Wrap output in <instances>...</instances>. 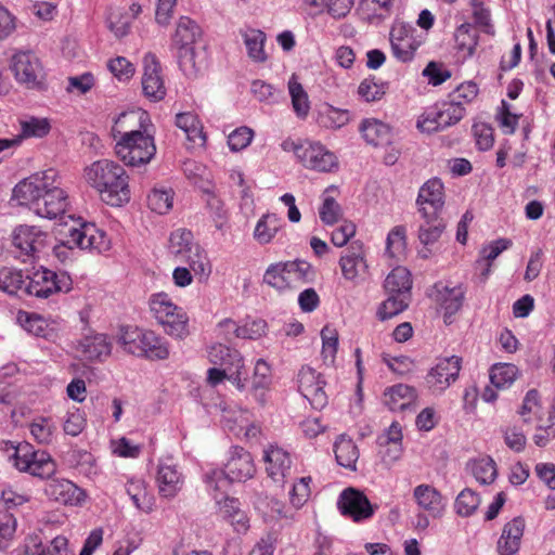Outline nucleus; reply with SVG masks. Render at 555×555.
Returning a JSON list of instances; mask_svg holds the SVG:
<instances>
[{
    "mask_svg": "<svg viewBox=\"0 0 555 555\" xmlns=\"http://www.w3.org/2000/svg\"><path fill=\"white\" fill-rule=\"evenodd\" d=\"M337 505L343 515L357 522L369 519L374 514V507L366 495L351 487L340 493Z\"/></svg>",
    "mask_w": 555,
    "mask_h": 555,
    "instance_id": "15",
    "label": "nucleus"
},
{
    "mask_svg": "<svg viewBox=\"0 0 555 555\" xmlns=\"http://www.w3.org/2000/svg\"><path fill=\"white\" fill-rule=\"evenodd\" d=\"M22 467L28 468V473L40 478H50L54 475L56 469L52 457L43 451H34L30 466L26 465Z\"/></svg>",
    "mask_w": 555,
    "mask_h": 555,
    "instance_id": "45",
    "label": "nucleus"
},
{
    "mask_svg": "<svg viewBox=\"0 0 555 555\" xmlns=\"http://www.w3.org/2000/svg\"><path fill=\"white\" fill-rule=\"evenodd\" d=\"M460 370L461 360L459 357L452 356L439 359L426 376L428 389L434 395H441L457 379Z\"/></svg>",
    "mask_w": 555,
    "mask_h": 555,
    "instance_id": "11",
    "label": "nucleus"
},
{
    "mask_svg": "<svg viewBox=\"0 0 555 555\" xmlns=\"http://www.w3.org/2000/svg\"><path fill=\"white\" fill-rule=\"evenodd\" d=\"M350 119L351 114L348 109L324 104L319 112L318 121L322 127L327 129H339L346 126Z\"/></svg>",
    "mask_w": 555,
    "mask_h": 555,
    "instance_id": "34",
    "label": "nucleus"
},
{
    "mask_svg": "<svg viewBox=\"0 0 555 555\" xmlns=\"http://www.w3.org/2000/svg\"><path fill=\"white\" fill-rule=\"evenodd\" d=\"M455 48L463 52L465 57L474 55L478 46L479 36L469 23L461 24L454 33Z\"/></svg>",
    "mask_w": 555,
    "mask_h": 555,
    "instance_id": "35",
    "label": "nucleus"
},
{
    "mask_svg": "<svg viewBox=\"0 0 555 555\" xmlns=\"http://www.w3.org/2000/svg\"><path fill=\"white\" fill-rule=\"evenodd\" d=\"M423 219L424 222L418 229V238L423 245L428 246L439 240L446 229V223L440 216H437L435 219Z\"/></svg>",
    "mask_w": 555,
    "mask_h": 555,
    "instance_id": "48",
    "label": "nucleus"
},
{
    "mask_svg": "<svg viewBox=\"0 0 555 555\" xmlns=\"http://www.w3.org/2000/svg\"><path fill=\"white\" fill-rule=\"evenodd\" d=\"M150 310L164 332L175 338L183 339L189 334V317L183 308L177 306L169 295L157 293L149 300Z\"/></svg>",
    "mask_w": 555,
    "mask_h": 555,
    "instance_id": "8",
    "label": "nucleus"
},
{
    "mask_svg": "<svg viewBox=\"0 0 555 555\" xmlns=\"http://www.w3.org/2000/svg\"><path fill=\"white\" fill-rule=\"evenodd\" d=\"M72 288V280L64 272L55 273L48 269H39L28 276L24 295H30L38 298H48L54 293L68 292Z\"/></svg>",
    "mask_w": 555,
    "mask_h": 555,
    "instance_id": "10",
    "label": "nucleus"
},
{
    "mask_svg": "<svg viewBox=\"0 0 555 555\" xmlns=\"http://www.w3.org/2000/svg\"><path fill=\"white\" fill-rule=\"evenodd\" d=\"M83 178L107 205L119 207L130 201L129 176L111 159H100L86 167Z\"/></svg>",
    "mask_w": 555,
    "mask_h": 555,
    "instance_id": "3",
    "label": "nucleus"
},
{
    "mask_svg": "<svg viewBox=\"0 0 555 555\" xmlns=\"http://www.w3.org/2000/svg\"><path fill=\"white\" fill-rule=\"evenodd\" d=\"M281 227L282 220L275 214L263 215L255 227L254 237L261 245L269 244Z\"/></svg>",
    "mask_w": 555,
    "mask_h": 555,
    "instance_id": "36",
    "label": "nucleus"
},
{
    "mask_svg": "<svg viewBox=\"0 0 555 555\" xmlns=\"http://www.w3.org/2000/svg\"><path fill=\"white\" fill-rule=\"evenodd\" d=\"M525 526V519L520 516L504 525L496 544L499 555H515L519 551Z\"/></svg>",
    "mask_w": 555,
    "mask_h": 555,
    "instance_id": "24",
    "label": "nucleus"
},
{
    "mask_svg": "<svg viewBox=\"0 0 555 555\" xmlns=\"http://www.w3.org/2000/svg\"><path fill=\"white\" fill-rule=\"evenodd\" d=\"M176 125L186 135V139L195 144H204L205 135L203 127L193 113H179L176 116Z\"/></svg>",
    "mask_w": 555,
    "mask_h": 555,
    "instance_id": "37",
    "label": "nucleus"
},
{
    "mask_svg": "<svg viewBox=\"0 0 555 555\" xmlns=\"http://www.w3.org/2000/svg\"><path fill=\"white\" fill-rule=\"evenodd\" d=\"M310 477L298 479L289 492V502L295 509L301 508L310 496Z\"/></svg>",
    "mask_w": 555,
    "mask_h": 555,
    "instance_id": "56",
    "label": "nucleus"
},
{
    "mask_svg": "<svg viewBox=\"0 0 555 555\" xmlns=\"http://www.w3.org/2000/svg\"><path fill=\"white\" fill-rule=\"evenodd\" d=\"M173 191L171 189L155 188L147 196V205L151 210L165 215L172 208Z\"/></svg>",
    "mask_w": 555,
    "mask_h": 555,
    "instance_id": "49",
    "label": "nucleus"
},
{
    "mask_svg": "<svg viewBox=\"0 0 555 555\" xmlns=\"http://www.w3.org/2000/svg\"><path fill=\"white\" fill-rule=\"evenodd\" d=\"M519 374L518 367L512 363H496L490 370V382L498 388L509 387Z\"/></svg>",
    "mask_w": 555,
    "mask_h": 555,
    "instance_id": "40",
    "label": "nucleus"
},
{
    "mask_svg": "<svg viewBox=\"0 0 555 555\" xmlns=\"http://www.w3.org/2000/svg\"><path fill=\"white\" fill-rule=\"evenodd\" d=\"M325 380L322 375L310 366H304L298 374V389L311 406L321 410L327 404L324 390Z\"/></svg>",
    "mask_w": 555,
    "mask_h": 555,
    "instance_id": "12",
    "label": "nucleus"
},
{
    "mask_svg": "<svg viewBox=\"0 0 555 555\" xmlns=\"http://www.w3.org/2000/svg\"><path fill=\"white\" fill-rule=\"evenodd\" d=\"M339 267L343 276L354 285L365 280L369 268L361 248L348 249L343 254L339 259Z\"/></svg>",
    "mask_w": 555,
    "mask_h": 555,
    "instance_id": "22",
    "label": "nucleus"
},
{
    "mask_svg": "<svg viewBox=\"0 0 555 555\" xmlns=\"http://www.w3.org/2000/svg\"><path fill=\"white\" fill-rule=\"evenodd\" d=\"M334 453L336 461L340 466L356 470L359 450L351 438L346 435H340L334 443Z\"/></svg>",
    "mask_w": 555,
    "mask_h": 555,
    "instance_id": "30",
    "label": "nucleus"
},
{
    "mask_svg": "<svg viewBox=\"0 0 555 555\" xmlns=\"http://www.w3.org/2000/svg\"><path fill=\"white\" fill-rule=\"evenodd\" d=\"M302 164L318 171H331L337 166L336 156L320 143H309L296 151Z\"/></svg>",
    "mask_w": 555,
    "mask_h": 555,
    "instance_id": "20",
    "label": "nucleus"
},
{
    "mask_svg": "<svg viewBox=\"0 0 555 555\" xmlns=\"http://www.w3.org/2000/svg\"><path fill=\"white\" fill-rule=\"evenodd\" d=\"M267 330V323L264 320H251L245 322L236 330V337L244 339H257L261 337Z\"/></svg>",
    "mask_w": 555,
    "mask_h": 555,
    "instance_id": "62",
    "label": "nucleus"
},
{
    "mask_svg": "<svg viewBox=\"0 0 555 555\" xmlns=\"http://www.w3.org/2000/svg\"><path fill=\"white\" fill-rule=\"evenodd\" d=\"M358 94L365 102H374L384 96L385 90L374 80L364 79L358 87Z\"/></svg>",
    "mask_w": 555,
    "mask_h": 555,
    "instance_id": "64",
    "label": "nucleus"
},
{
    "mask_svg": "<svg viewBox=\"0 0 555 555\" xmlns=\"http://www.w3.org/2000/svg\"><path fill=\"white\" fill-rule=\"evenodd\" d=\"M109 72L120 81L129 80L135 68L131 62L124 56H117L107 63Z\"/></svg>",
    "mask_w": 555,
    "mask_h": 555,
    "instance_id": "58",
    "label": "nucleus"
},
{
    "mask_svg": "<svg viewBox=\"0 0 555 555\" xmlns=\"http://www.w3.org/2000/svg\"><path fill=\"white\" fill-rule=\"evenodd\" d=\"M255 473L251 454L241 447H233L224 469H209L204 475V482L208 491L227 493L232 482L250 479Z\"/></svg>",
    "mask_w": 555,
    "mask_h": 555,
    "instance_id": "6",
    "label": "nucleus"
},
{
    "mask_svg": "<svg viewBox=\"0 0 555 555\" xmlns=\"http://www.w3.org/2000/svg\"><path fill=\"white\" fill-rule=\"evenodd\" d=\"M423 76L430 85L439 86L451 77V72L440 63L429 62L423 70Z\"/></svg>",
    "mask_w": 555,
    "mask_h": 555,
    "instance_id": "63",
    "label": "nucleus"
},
{
    "mask_svg": "<svg viewBox=\"0 0 555 555\" xmlns=\"http://www.w3.org/2000/svg\"><path fill=\"white\" fill-rule=\"evenodd\" d=\"M319 216L324 224L333 225L343 218L341 206L332 196H324Z\"/></svg>",
    "mask_w": 555,
    "mask_h": 555,
    "instance_id": "54",
    "label": "nucleus"
},
{
    "mask_svg": "<svg viewBox=\"0 0 555 555\" xmlns=\"http://www.w3.org/2000/svg\"><path fill=\"white\" fill-rule=\"evenodd\" d=\"M405 228L402 225L395 227L387 236L386 254L396 261H401L405 257L406 242Z\"/></svg>",
    "mask_w": 555,
    "mask_h": 555,
    "instance_id": "41",
    "label": "nucleus"
},
{
    "mask_svg": "<svg viewBox=\"0 0 555 555\" xmlns=\"http://www.w3.org/2000/svg\"><path fill=\"white\" fill-rule=\"evenodd\" d=\"M126 492L130 496L138 511L150 514L154 511L155 496L147 489V485L142 479H130L126 483Z\"/></svg>",
    "mask_w": 555,
    "mask_h": 555,
    "instance_id": "28",
    "label": "nucleus"
},
{
    "mask_svg": "<svg viewBox=\"0 0 555 555\" xmlns=\"http://www.w3.org/2000/svg\"><path fill=\"white\" fill-rule=\"evenodd\" d=\"M480 504L479 495L470 489H464L457 495L454 508L457 515L468 517L473 515Z\"/></svg>",
    "mask_w": 555,
    "mask_h": 555,
    "instance_id": "52",
    "label": "nucleus"
},
{
    "mask_svg": "<svg viewBox=\"0 0 555 555\" xmlns=\"http://www.w3.org/2000/svg\"><path fill=\"white\" fill-rule=\"evenodd\" d=\"M413 498L420 509L426 512L429 517L440 518L446 511L444 498L431 485L416 486L413 490Z\"/></svg>",
    "mask_w": 555,
    "mask_h": 555,
    "instance_id": "21",
    "label": "nucleus"
},
{
    "mask_svg": "<svg viewBox=\"0 0 555 555\" xmlns=\"http://www.w3.org/2000/svg\"><path fill=\"white\" fill-rule=\"evenodd\" d=\"M179 261L188 263L194 274L201 278L206 279L211 273L210 261L198 243L192 248L189 247V251Z\"/></svg>",
    "mask_w": 555,
    "mask_h": 555,
    "instance_id": "33",
    "label": "nucleus"
},
{
    "mask_svg": "<svg viewBox=\"0 0 555 555\" xmlns=\"http://www.w3.org/2000/svg\"><path fill=\"white\" fill-rule=\"evenodd\" d=\"M263 282L279 291H285L293 287L291 279L286 273L284 262L270 264L264 272Z\"/></svg>",
    "mask_w": 555,
    "mask_h": 555,
    "instance_id": "50",
    "label": "nucleus"
},
{
    "mask_svg": "<svg viewBox=\"0 0 555 555\" xmlns=\"http://www.w3.org/2000/svg\"><path fill=\"white\" fill-rule=\"evenodd\" d=\"M196 244L191 231L178 229L170 235L169 251L179 261L189 251V247L192 248Z\"/></svg>",
    "mask_w": 555,
    "mask_h": 555,
    "instance_id": "43",
    "label": "nucleus"
},
{
    "mask_svg": "<svg viewBox=\"0 0 555 555\" xmlns=\"http://www.w3.org/2000/svg\"><path fill=\"white\" fill-rule=\"evenodd\" d=\"M11 69L15 79L28 88L37 86L42 76L41 63L31 51L15 53L11 59Z\"/></svg>",
    "mask_w": 555,
    "mask_h": 555,
    "instance_id": "16",
    "label": "nucleus"
},
{
    "mask_svg": "<svg viewBox=\"0 0 555 555\" xmlns=\"http://www.w3.org/2000/svg\"><path fill=\"white\" fill-rule=\"evenodd\" d=\"M203 35L201 26L189 16H180L171 36V47L180 69L185 76L196 77L204 67V56L196 49Z\"/></svg>",
    "mask_w": 555,
    "mask_h": 555,
    "instance_id": "4",
    "label": "nucleus"
},
{
    "mask_svg": "<svg viewBox=\"0 0 555 555\" xmlns=\"http://www.w3.org/2000/svg\"><path fill=\"white\" fill-rule=\"evenodd\" d=\"M322 357L325 362L333 363L338 348V334L335 328L324 326L321 331Z\"/></svg>",
    "mask_w": 555,
    "mask_h": 555,
    "instance_id": "55",
    "label": "nucleus"
},
{
    "mask_svg": "<svg viewBox=\"0 0 555 555\" xmlns=\"http://www.w3.org/2000/svg\"><path fill=\"white\" fill-rule=\"evenodd\" d=\"M473 133L476 144L480 151H488L493 146V129L485 122H476L473 126Z\"/></svg>",
    "mask_w": 555,
    "mask_h": 555,
    "instance_id": "60",
    "label": "nucleus"
},
{
    "mask_svg": "<svg viewBox=\"0 0 555 555\" xmlns=\"http://www.w3.org/2000/svg\"><path fill=\"white\" fill-rule=\"evenodd\" d=\"M156 483L162 498L172 499L182 489L184 477L172 457L160 459L157 465Z\"/></svg>",
    "mask_w": 555,
    "mask_h": 555,
    "instance_id": "17",
    "label": "nucleus"
},
{
    "mask_svg": "<svg viewBox=\"0 0 555 555\" xmlns=\"http://www.w3.org/2000/svg\"><path fill=\"white\" fill-rule=\"evenodd\" d=\"M47 237L38 227L21 224L12 233V243L22 254L34 257L46 247Z\"/></svg>",
    "mask_w": 555,
    "mask_h": 555,
    "instance_id": "19",
    "label": "nucleus"
},
{
    "mask_svg": "<svg viewBox=\"0 0 555 555\" xmlns=\"http://www.w3.org/2000/svg\"><path fill=\"white\" fill-rule=\"evenodd\" d=\"M119 344L134 356L164 360L169 356L167 344L152 331L127 326L121 330Z\"/></svg>",
    "mask_w": 555,
    "mask_h": 555,
    "instance_id": "9",
    "label": "nucleus"
},
{
    "mask_svg": "<svg viewBox=\"0 0 555 555\" xmlns=\"http://www.w3.org/2000/svg\"><path fill=\"white\" fill-rule=\"evenodd\" d=\"M465 289L462 285L449 287L442 283L435 284L434 300L444 311V317L456 313L464 300Z\"/></svg>",
    "mask_w": 555,
    "mask_h": 555,
    "instance_id": "25",
    "label": "nucleus"
},
{
    "mask_svg": "<svg viewBox=\"0 0 555 555\" xmlns=\"http://www.w3.org/2000/svg\"><path fill=\"white\" fill-rule=\"evenodd\" d=\"M112 341L107 335L89 331L78 339L75 350L81 360L103 362L112 353Z\"/></svg>",
    "mask_w": 555,
    "mask_h": 555,
    "instance_id": "13",
    "label": "nucleus"
},
{
    "mask_svg": "<svg viewBox=\"0 0 555 555\" xmlns=\"http://www.w3.org/2000/svg\"><path fill=\"white\" fill-rule=\"evenodd\" d=\"M286 273L291 279L293 287H297L301 283H306L312 279L313 272L311 266L301 260L284 262Z\"/></svg>",
    "mask_w": 555,
    "mask_h": 555,
    "instance_id": "51",
    "label": "nucleus"
},
{
    "mask_svg": "<svg viewBox=\"0 0 555 555\" xmlns=\"http://www.w3.org/2000/svg\"><path fill=\"white\" fill-rule=\"evenodd\" d=\"M218 505L219 514L224 519H230L236 511H242L241 503L235 498L225 495L227 493L209 491Z\"/></svg>",
    "mask_w": 555,
    "mask_h": 555,
    "instance_id": "57",
    "label": "nucleus"
},
{
    "mask_svg": "<svg viewBox=\"0 0 555 555\" xmlns=\"http://www.w3.org/2000/svg\"><path fill=\"white\" fill-rule=\"evenodd\" d=\"M287 87L294 113L298 118L306 119L311 108L307 91L298 81L296 75H292V77L288 80Z\"/></svg>",
    "mask_w": 555,
    "mask_h": 555,
    "instance_id": "31",
    "label": "nucleus"
},
{
    "mask_svg": "<svg viewBox=\"0 0 555 555\" xmlns=\"http://www.w3.org/2000/svg\"><path fill=\"white\" fill-rule=\"evenodd\" d=\"M410 302V295L389 294L388 298L379 306L377 317L385 321L396 317L405 310Z\"/></svg>",
    "mask_w": 555,
    "mask_h": 555,
    "instance_id": "44",
    "label": "nucleus"
},
{
    "mask_svg": "<svg viewBox=\"0 0 555 555\" xmlns=\"http://www.w3.org/2000/svg\"><path fill=\"white\" fill-rule=\"evenodd\" d=\"M384 286L388 294L410 295L412 286L410 272L403 267H396L387 275Z\"/></svg>",
    "mask_w": 555,
    "mask_h": 555,
    "instance_id": "39",
    "label": "nucleus"
},
{
    "mask_svg": "<svg viewBox=\"0 0 555 555\" xmlns=\"http://www.w3.org/2000/svg\"><path fill=\"white\" fill-rule=\"evenodd\" d=\"M243 38L247 49V54L251 61L256 63L266 62L268 59L263 49L267 39L266 34L259 29H249L243 34Z\"/></svg>",
    "mask_w": 555,
    "mask_h": 555,
    "instance_id": "38",
    "label": "nucleus"
},
{
    "mask_svg": "<svg viewBox=\"0 0 555 555\" xmlns=\"http://www.w3.org/2000/svg\"><path fill=\"white\" fill-rule=\"evenodd\" d=\"M360 131L364 140L371 145L383 146L391 142L390 127L378 119L363 120Z\"/></svg>",
    "mask_w": 555,
    "mask_h": 555,
    "instance_id": "29",
    "label": "nucleus"
},
{
    "mask_svg": "<svg viewBox=\"0 0 555 555\" xmlns=\"http://www.w3.org/2000/svg\"><path fill=\"white\" fill-rule=\"evenodd\" d=\"M436 117L440 119V125L446 128L457 124L465 115L466 109L462 102H443L436 107Z\"/></svg>",
    "mask_w": 555,
    "mask_h": 555,
    "instance_id": "42",
    "label": "nucleus"
},
{
    "mask_svg": "<svg viewBox=\"0 0 555 555\" xmlns=\"http://www.w3.org/2000/svg\"><path fill=\"white\" fill-rule=\"evenodd\" d=\"M208 359L212 364L220 365V367H211L207 371L206 382L209 386L215 387L228 379L240 390L245 387L247 372L244 360L237 350L217 344L210 347Z\"/></svg>",
    "mask_w": 555,
    "mask_h": 555,
    "instance_id": "7",
    "label": "nucleus"
},
{
    "mask_svg": "<svg viewBox=\"0 0 555 555\" xmlns=\"http://www.w3.org/2000/svg\"><path fill=\"white\" fill-rule=\"evenodd\" d=\"M151 120L146 112L138 109L122 113L113 127L115 153L127 166L150 163L156 153Z\"/></svg>",
    "mask_w": 555,
    "mask_h": 555,
    "instance_id": "2",
    "label": "nucleus"
},
{
    "mask_svg": "<svg viewBox=\"0 0 555 555\" xmlns=\"http://www.w3.org/2000/svg\"><path fill=\"white\" fill-rule=\"evenodd\" d=\"M263 461L268 476L275 482L284 481L291 474V455L280 447L270 446L264 450Z\"/></svg>",
    "mask_w": 555,
    "mask_h": 555,
    "instance_id": "23",
    "label": "nucleus"
},
{
    "mask_svg": "<svg viewBox=\"0 0 555 555\" xmlns=\"http://www.w3.org/2000/svg\"><path fill=\"white\" fill-rule=\"evenodd\" d=\"M28 279L23 271L12 267L0 268V291L8 295H21Z\"/></svg>",
    "mask_w": 555,
    "mask_h": 555,
    "instance_id": "32",
    "label": "nucleus"
},
{
    "mask_svg": "<svg viewBox=\"0 0 555 555\" xmlns=\"http://www.w3.org/2000/svg\"><path fill=\"white\" fill-rule=\"evenodd\" d=\"M142 89L144 95L154 102L163 100L166 95L160 64L152 53H147L143 59Z\"/></svg>",
    "mask_w": 555,
    "mask_h": 555,
    "instance_id": "18",
    "label": "nucleus"
},
{
    "mask_svg": "<svg viewBox=\"0 0 555 555\" xmlns=\"http://www.w3.org/2000/svg\"><path fill=\"white\" fill-rule=\"evenodd\" d=\"M416 390L409 385L398 384L384 392V402L391 411H404L414 404Z\"/></svg>",
    "mask_w": 555,
    "mask_h": 555,
    "instance_id": "27",
    "label": "nucleus"
},
{
    "mask_svg": "<svg viewBox=\"0 0 555 555\" xmlns=\"http://www.w3.org/2000/svg\"><path fill=\"white\" fill-rule=\"evenodd\" d=\"M470 470L481 485L492 483L498 476L496 464L490 456L475 460L470 465Z\"/></svg>",
    "mask_w": 555,
    "mask_h": 555,
    "instance_id": "47",
    "label": "nucleus"
},
{
    "mask_svg": "<svg viewBox=\"0 0 555 555\" xmlns=\"http://www.w3.org/2000/svg\"><path fill=\"white\" fill-rule=\"evenodd\" d=\"M55 429V425L46 417L35 420L29 425L31 436L38 443L41 444H49L52 442Z\"/></svg>",
    "mask_w": 555,
    "mask_h": 555,
    "instance_id": "53",
    "label": "nucleus"
},
{
    "mask_svg": "<svg viewBox=\"0 0 555 555\" xmlns=\"http://www.w3.org/2000/svg\"><path fill=\"white\" fill-rule=\"evenodd\" d=\"M48 493L52 500L64 505H77L85 499L83 491L67 479L52 480Z\"/></svg>",
    "mask_w": 555,
    "mask_h": 555,
    "instance_id": "26",
    "label": "nucleus"
},
{
    "mask_svg": "<svg viewBox=\"0 0 555 555\" xmlns=\"http://www.w3.org/2000/svg\"><path fill=\"white\" fill-rule=\"evenodd\" d=\"M416 204L422 218L435 219L444 205L443 184L438 178L426 181L420 189Z\"/></svg>",
    "mask_w": 555,
    "mask_h": 555,
    "instance_id": "14",
    "label": "nucleus"
},
{
    "mask_svg": "<svg viewBox=\"0 0 555 555\" xmlns=\"http://www.w3.org/2000/svg\"><path fill=\"white\" fill-rule=\"evenodd\" d=\"M390 43L395 57L401 62L411 61L414 57L415 51L418 48V43L414 38L393 41Z\"/></svg>",
    "mask_w": 555,
    "mask_h": 555,
    "instance_id": "61",
    "label": "nucleus"
},
{
    "mask_svg": "<svg viewBox=\"0 0 555 555\" xmlns=\"http://www.w3.org/2000/svg\"><path fill=\"white\" fill-rule=\"evenodd\" d=\"M51 125L47 118L30 117L21 120V133L13 137L20 139L21 142L26 138H42L50 132Z\"/></svg>",
    "mask_w": 555,
    "mask_h": 555,
    "instance_id": "46",
    "label": "nucleus"
},
{
    "mask_svg": "<svg viewBox=\"0 0 555 555\" xmlns=\"http://www.w3.org/2000/svg\"><path fill=\"white\" fill-rule=\"evenodd\" d=\"M72 223L65 222L57 230L60 244L54 246V254L60 259H65L68 249L74 247L80 249L95 250L103 253L109 249L111 241L104 231L98 229L93 223H83L68 216Z\"/></svg>",
    "mask_w": 555,
    "mask_h": 555,
    "instance_id": "5",
    "label": "nucleus"
},
{
    "mask_svg": "<svg viewBox=\"0 0 555 555\" xmlns=\"http://www.w3.org/2000/svg\"><path fill=\"white\" fill-rule=\"evenodd\" d=\"M60 185L57 171L49 168L20 181L13 189L12 199L40 217L55 219L68 207L67 194Z\"/></svg>",
    "mask_w": 555,
    "mask_h": 555,
    "instance_id": "1",
    "label": "nucleus"
},
{
    "mask_svg": "<svg viewBox=\"0 0 555 555\" xmlns=\"http://www.w3.org/2000/svg\"><path fill=\"white\" fill-rule=\"evenodd\" d=\"M254 137V131L248 127H240L228 137V145L231 151L238 152L246 149Z\"/></svg>",
    "mask_w": 555,
    "mask_h": 555,
    "instance_id": "59",
    "label": "nucleus"
}]
</instances>
